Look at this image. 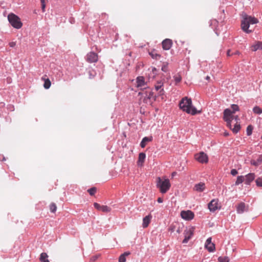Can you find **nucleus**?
<instances>
[{"label":"nucleus","mask_w":262,"mask_h":262,"mask_svg":"<svg viewBox=\"0 0 262 262\" xmlns=\"http://www.w3.org/2000/svg\"><path fill=\"white\" fill-rule=\"evenodd\" d=\"M194 232V228L190 227L189 228H187L184 231V239L183 241V243L186 244L188 243L189 240L191 238V236L193 234Z\"/></svg>","instance_id":"obj_6"},{"label":"nucleus","mask_w":262,"mask_h":262,"mask_svg":"<svg viewBox=\"0 0 262 262\" xmlns=\"http://www.w3.org/2000/svg\"><path fill=\"white\" fill-rule=\"evenodd\" d=\"M195 159L199 162L204 163L208 162V157L203 152H201L195 155Z\"/></svg>","instance_id":"obj_9"},{"label":"nucleus","mask_w":262,"mask_h":262,"mask_svg":"<svg viewBox=\"0 0 262 262\" xmlns=\"http://www.w3.org/2000/svg\"><path fill=\"white\" fill-rule=\"evenodd\" d=\"M130 254V252H125L124 253L122 254L119 257V262H125L126 261V256L129 255Z\"/></svg>","instance_id":"obj_24"},{"label":"nucleus","mask_w":262,"mask_h":262,"mask_svg":"<svg viewBox=\"0 0 262 262\" xmlns=\"http://www.w3.org/2000/svg\"><path fill=\"white\" fill-rule=\"evenodd\" d=\"M139 95H144V99H155V97L154 95V93L150 91L148 87L145 89V91H143L142 92H139Z\"/></svg>","instance_id":"obj_7"},{"label":"nucleus","mask_w":262,"mask_h":262,"mask_svg":"<svg viewBox=\"0 0 262 262\" xmlns=\"http://www.w3.org/2000/svg\"><path fill=\"white\" fill-rule=\"evenodd\" d=\"M10 109L11 110V111H13V106H10Z\"/></svg>","instance_id":"obj_50"},{"label":"nucleus","mask_w":262,"mask_h":262,"mask_svg":"<svg viewBox=\"0 0 262 262\" xmlns=\"http://www.w3.org/2000/svg\"><path fill=\"white\" fill-rule=\"evenodd\" d=\"M258 22V20L257 18L250 16H246L242 21V29L245 32L250 33L253 31L251 29H249L250 25L256 24Z\"/></svg>","instance_id":"obj_4"},{"label":"nucleus","mask_w":262,"mask_h":262,"mask_svg":"<svg viewBox=\"0 0 262 262\" xmlns=\"http://www.w3.org/2000/svg\"><path fill=\"white\" fill-rule=\"evenodd\" d=\"M5 106V103L4 102L0 103V107H3Z\"/></svg>","instance_id":"obj_48"},{"label":"nucleus","mask_w":262,"mask_h":262,"mask_svg":"<svg viewBox=\"0 0 262 262\" xmlns=\"http://www.w3.org/2000/svg\"><path fill=\"white\" fill-rule=\"evenodd\" d=\"M181 216L182 219L187 221H190L194 218V214L190 210L182 211L181 212Z\"/></svg>","instance_id":"obj_8"},{"label":"nucleus","mask_w":262,"mask_h":262,"mask_svg":"<svg viewBox=\"0 0 262 262\" xmlns=\"http://www.w3.org/2000/svg\"><path fill=\"white\" fill-rule=\"evenodd\" d=\"M43 86L46 89L50 88L51 86V82L49 79H47L45 81Z\"/></svg>","instance_id":"obj_31"},{"label":"nucleus","mask_w":262,"mask_h":262,"mask_svg":"<svg viewBox=\"0 0 262 262\" xmlns=\"http://www.w3.org/2000/svg\"><path fill=\"white\" fill-rule=\"evenodd\" d=\"M179 106L183 111L192 115H195L201 113V111H198L196 108L192 105L191 99L188 98L187 97L181 99L179 103Z\"/></svg>","instance_id":"obj_1"},{"label":"nucleus","mask_w":262,"mask_h":262,"mask_svg":"<svg viewBox=\"0 0 262 262\" xmlns=\"http://www.w3.org/2000/svg\"><path fill=\"white\" fill-rule=\"evenodd\" d=\"M177 232H178V233H179V232H180V231H179V229H178V230H177Z\"/></svg>","instance_id":"obj_53"},{"label":"nucleus","mask_w":262,"mask_h":262,"mask_svg":"<svg viewBox=\"0 0 262 262\" xmlns=\"http://www.w3.org/2000/svg\"><path fill=\"white\" fill-rule=\"evenodd\" d=\"M173 78H174L175 81L177 83L180 82L181 81V79H182L181 76L180 75H175L173 77Z\"/></svg>","instance_id":"obj_36"},{"label":"nucleus","mask_w":262,"mask_h":262,"mask_svg":"<svg viewBox=\"0 0 262 262\" xmlns=\"http://www.w3.org/2000/svg\"><path fill=\"white\" fill-rule=\"evenodd\" d=\"M244 177L245 184L247 185H250V183L254 180L255 175L254 173H249Z\"/></svg>","instance_id":"obj_16"},{"label":"nucleus","mask_w":262,"mask_h":262,"mask_svg":"<svg viewBox=\"0 0 262 262\" xmlns=\"http://www.w3.org/2000/svg\"><path fill=\"white\" fill-rule=\"evenodd\" d=\"M262 162V155H259L256 160H252L251 164L255 166L259 165Z\"/></svg>","instance_id":"obj_22"},{"label":"nucleus","mask_w":262,"mask_h":262,"mask_svg":"<svg viewBox=\"0 0 262 262\" xmlns=\"http://www.w3.org/2000/svg\"><path fill=\"white\" fill-rule=\"evenodd\" d=\"M253 111L256 114H261L262 113V110L258 106H255L253 108Z\"/></svg>","instance_id":"obj_30"},{"label":"nucleus","mask_w":262,"mask_h":262,"mask_svg":"<svg viewBox=\"0 0 262 262\" xmlns=\"http://www.w3.org/2000/svg\"><path fill=\"white\" fill-rule=\"evenodd\" d=\"M205 79L207 80H209L210 79V77L209 76H207L205 78Z\"/></svg>","instance_id":"obj_49"},{"label":"nucleus","mask_w":262,"mask_h":262,"mask_svg":"<svg viewBox=\"0 0 262 262\" xmlns=\"http://www.w3.org/2000/svg\"><path fill=\"white\" fill-rule=\"evenodd\" d=\"M157 187L160 192L163 194L166 193L171 187V184L168 179L165 177H158L157 178Z\"/></svg>","instance_id":"obj_3"},{"label":"nucleus","mask_w":262,"mask_h":262,"mask_svg":"<svg viewBox=\"0 0 262 262\" xmlns=\"http://www.w3.org/2000/svg\"><path fill=\"white\" fill-rule=\"evenodd\" d=\"M252 50L256 51L257 50H262V42L257 41L255 45H253L251 47Z\"/></svg>","instance_id":"obj_23"},{"label":"nucleus","mask_w":262,"mask_h":262,"mask_svg":"<svg viewBox=\"0 0 262 262\" xmlns=\"http://www.w3.org/2000/svg\"><path fill=\"white\" fill-rule=\"evenodd\" d=\"M162 70L164 72H166L167 71V66L166 65L162 66Z\"/></svg>","instance_id":"obj_42"},{"label":"nucleus","mask_w":262,"mask_h":262,"mask_svg":"<svg viewBox=\"0 0 262 262\" xmlns=\"http://www.w3.org/2000/svg\"><path fill=\"white\" fill-rule=\"evenodd\" d=\"M15 45H16V42H15L12 41V42H10L9 43V46L11 48H13L15 46Z\"/></svg>","instance_id":"obj_43"},{"label":"nucleus","mask_w":262,"mask_h":262,"mask_svg":"<svg viewBox=\"0 0 262 262\" xmlns=\"http://www.w3.org/2000/svg\"><path fill=\"white\" fill-rule=\"evenodd\" d=\"M240 128H241L240 124L238 123H236V124L234 125V126L232 129V130L234 133L236 134L239 130Z\"/></svg>","instance_id":"obj_27"},{"label":"nucleus","mask_w":262,"mask_h":262,"mask_svg":"<svg viewBox=\"0 0 262 262\" xmlns=\"http://www.w3.org/2000/svg\"><path fill=\"white\" fill-rule=\"evenodd\" d=\"M157 201L159 203H161L163 202V200L162 199V198H159L157 200Z\"/></svg>","instance_id":"obj_45"},{"label":"nucleus","mask_w":262,"mask_h":262,"mask_svg":"<svg viewBox=\"0 0 262 262\" xmlns=\"http://www.w3.org/2000/svg\"><path fill=\"white\" fill-rule=\"evenodd\" d=\"M152 219V216L151 214H148L146 215L143 219V223H142V227L145 228L148 227L149 225L151 220Z\"/></svg>","instance_id":"obj_18"},{"label":"nucleus","mask_w":262,"mask_h":262,"mask_svg":"<svg viewBox=\"0 0 262 262\" xmlns=\"http://www.w3.org/2000/svg\"><path fill=\"white\" fill-rule=\"evenodd\" d=\"M234 119L235 121L236 122V123H238V121L239 120V117L238 116L236 115V116H234L233 115V117H232V120Z\"/></svg>","instance_id":"obj_41"},{"label":"nucleus","mask_w":262,"mask_h":262,"mask_svg":"<svg viewBox=\"0 0 262 262\" xmlns=\"http://www.w3.org/2000/svg\"><path fill=\"white\" fill-rule=\"evenodd\" d=\"M227 55L228 56H230L229 51H228Z\"/></svg>","instance_id":"obj_52"},{"label":"nucleus","mask_w":262,"mask_h":262,"mask_svg":"<svg viewBox=\"0 0 262 262\" xmlns=\"http://www.w3.org/2000/svg\"><path fill=\"white\" fill-rule=\"evenodd\" d=\"M218 261L219 262H229V258L227 256H220L218 258Z\"/></svg>","instance_id":"obj_28"},{"label":"nucleus","mask_w":262,"mask_h":262,"mask_svg":"<svg viewBox=\"0 0 262 262\" xmlns=\"http://www.w3.org/2000/svg\"><path fill=\"white\" fill-rule=\"evenodd\" d=\"M205 189V184L204 183L200 182L196 184L194 186V190L198 192H203Z\"/></svg>","instance_id":"obj_19"},{"label":"nucleus","mask_w":262,"mask_h":262,"mask_svg":"<svg viewBox=\"0 0 262 262\" xmlns=\"http://www.w3.org/2000/svg\"><path fill=\"white\" fill-rule=\"evenodd\" d=\"M41 3L42 10L43 11H45V7H46L45 2L43 0L41 1Z\"/></svg>","instance_id":"obj_39"},{"label":"nucleus","mask_w":262,"mask_h":262,"mask_svg":"<svg viewBox=\"0 0 262 262\" xmlns=\"http://www.w3.org/2000/svg\"><path fill=\"white\" fill-rule=\"evenodd\" d=\"M150 55H151V56H152V58H155V56H154V54L150 53ZM156 56H160L159 55H158V54H156L155 58L156 57Z\"/></svg>","instance_id":"obj_46"},{"label":"nucleus","mask_w":262,"mask_h":262,"mask_svg":"<svg viewBox=\"0 0 262 262\" xmlns=\"http://www.w3.org/2000/svg\"><path fill=\"white\" fill-rule=\"evenodd\" d=\"M208 208L211 212H214L219 208L217 200H212L208 205Z\"/></svg>","instance_id":"obj_11"},{"label":"nucleus","mask_w":262,"mask_h":262,"mask_svg":"<svg viewBox=\"0 0 262 262\" xmlns=\"http://www.w3.org/2000/svg\"><path fill=\"white\" fill-rule=\"evenodd\" d=\"M88 191L91 195H94L96 192V188L95 187H92L88 189Z\"/></svg>","instance_id":"obj_35"},{"label":"nucleus","mask_w":262,"mask_h":262,"mask_svg":"<svg viewBox=\"0 0 262 262\" xmlns=\"http://www.w3.org/2000/svg\"><path fill=\"white\" fill-rule=\"evenodd\" d=\"M253 127L252 125H248L247 127L246 132L248 136H250L252 133Z\"/></svg>","instance_id":"obj_33"},{"label":"nucleus","mask_w":262,"mask_h":262,"mask_svg":"<svg viewBox=\"0 0 262 262\" xmlns=\"http://www.w3.org/2000/svg\"><path fill=\"white\" fill-rule=\"evenodd\" d=\"M97 258V256L94 257H93V258H91V260H92V261H94V260H95Z\"/></svg>","instance_id":"obj_47"},{"label":"nucleus","mask_w":262,"mask_h":262,"mask_svg":"<svg viewBox=\"0 0 262 262\" xmlns=\"http://www.w3.org/2000/svg\"><path fill=\"white\" fill-rule=\"evenodd\" d=\"M163 83L160 81H158L156 84L155 85V89L157 91H159V95L160 96L163 95L164 94V90L163 88Z\"/></svg>","instance_id":"obj_14"},{"label":"nucleus","mask_w":262,"mask_h":262,"mask_svg":"<svg viewBox=\"0 0 262 262\" xmlns=\"http://www.w3.org/2000/svg\"><path fill=\"white\" fill-rule=\"evenodd\" d=\"M238 172L237 171L236 169H232L231 170V174L233 176H236Z\"/></svg>","instance_id":"obj_38"},{"label":"nucleus","mask_w":262,"mask_h":262,"mask_svg":"<svg viewBox=\"0 0 262 262\" xmlns=\"http://www.w3.org/2000/svg\"><path fill=\"white\" fill-rule=\"evenodd\" d=\"M56 205L55 203H51L50 206V209L52 212H55L56 211Z\"/></svg>","instance_id":"obj_34"},{"label":"nucleus","mask_w":262,"mask_h":262,"mask_svg":"<svg viewBox=\"0 0 262 262\" xmlns=\"http://www.w3.org/2000/svg\"><path fill=\"white\" fill-rule=\"evenodd\" d=\"M146 158V155L144 152H141L139 155L138 165L139 166H142L144 163Z\"/></svg>","instance_id":"obj_21"},{"label":"nucleus","mask_w":262,"mask_h":262,"mask_svg":"<svg viewBox=\"0 0 262 262\" xmlns=\"http://www.w3.org/2000/svg\"><path fill=\"white\" fill-rule=\"evenodd\" d=\"M224 134H225V136H228V135H229V134H228V133H226V132H225V133H224Z\"/></svg>","instance_id":"obj_51"},{"label":"nucleus","mask_w":262,"mask_h":262,"mask_svg":"<svg viewBox=\"0 0 262 262\" xmlns=\"http://www.w3.org/2000/svg\"><path fill=\"white\" fill-rule=\"evenodd\" d=\"M111 209L109 207H108L107 206H104V205H102L101 206V210H100V211L104 212H108L111 211Z\"/></svg>","instance_id":"obj_32"},{"label":"nucleus","mask_w":262,"mask_h":262,"mask_svg":"<svg viewBox=\"0 0 262 262\" xmlns=\"http://www.w3.org/2000/svg\"><path fill=\"white\" fill-rule=\"evenodd\" d=\"M152 140V137L151 136H150V137H144L141 143H140V146L142 147V148H144L145 147L146 144L149 142H150Z\"/></svg>","instance_id":"obj_20"},{"label":"nucleus","mask_w":262,"mask_h":262,"mask_svg":"<svg viewBox=\"0 0 262 262\" xmlns=\"http://www.w3.org/2000/svg\"><path fill=\"white\" fill-rule=\"evenodd\" d=\"M86 60L90 63L97 62L98 61L97 54L93 52L88 53L86 55Z\"/></svg>","instance_id":"obj_12"},{"label":"nucleus","mask_w":262,"mask_h":262,"mask_svg":"<svg viewBox=\"0 0 262 262\" xmlns=\"http://www.w3.org/2000/svg\"><path fill=\"white\" fill-rule=\"evenodd\" d=\"M8 19L11 26L16 29H20L22 27V23L20 18L15 14L10 13L8 16Z\"/></svg>","instance_id":"obj_5"},{"label":"nucleus","mask_w":262,"mask_h":262,"mask_svg":"<svg viewBox=\"0 0 262 262\" xmlns=\"http://www.w3.org/2000/svg\"><path fill=\"white\" fill-rule=\"evenodd\" d=\"M245 177L243 176H238L236 179V181L235 183V185H238L239 184L242 183L244 182Z\"/></svg>","instance_id":"obj_26"},{"label":"nucleus","mask_w":262,"mask_h":262,"mask_svg":"<svg viewBox=\"0 0 262 262\" xmlns=\"http://www.w3.org/2000/svg\"><path fill=\"white\" fill-rule=\"evenodd\" d=\"M95 75V73L94 71H89V77L90 78H93Z\"/></svg>","instance_id":"obj_40"},{"label":"nucleus","mask_w":262,"mask_h":262,"mask_svg":"<svg viewBox=\"0 0 262 262\" xmlns=\"http://www.w3.org/2000/svg\"><path fill=\"white\" fill-rule=\"evenodd\" d=\"M162 44L164 50H168L171 47L172 42L171 39H165L162 41Z\"/></svg>","instance_id":"obj_15"},{"label":"nucleus","mask_w":262,"mask_h":262,"mask_svg":"<svg viewBox=\"0 0 262 262\" xmlns=\"http://www.w3.org/2000/svg\"><path fill=\"white\" fill-rule=\"evenodd\" d=\"M247 210L246 205L243 202H241L236 207V212L238 214L243 213Z\"/></svg>","instance_id":"obj_17"},{"label":"nucleus","mask_w":262,"mask_h":262,"mask_svg":"<svg viewBox=\"0 0 262 262\" xmlns=\"http://www.w3.org/2000/svg\"><path fill=\"white\" fill-rule=\"evenodd\" d=\"M48 255L46 253H42L40 254V260L41 262H49L48 259Z\"/></svg>","instance_id":"obj_25"},{"label":"nucleus","mask_w":262,"mask_h":262,"mask_svg":"<svg viewBox=\"0 0 262 262\" xmlns=\"http://www.w3.org/2000/svg\"><path fill=\"white\" fill-rule=\"evenodd\" d=\"M238 111H239L238 106L236 104H232L231 109L226 108L224 111V120L227 122V126L230 128H231L233 114Z\"/></svg>","instance_id":"obj_2"},{"label":"nucleus","mask_w":262,"mask_h":262,"mask_svg":"<svg viewBox=\"0 0 262 262\" xmlns=\"http://www.w3.org/2000/svg\"><path fill=\"white\" fill-rule=\"evenodd\" d=\"M137 86L141 89H146L148 87L143 76H139L136 79Z\"/></svg>","instance_id":"obj_10"},{"label":"nucleus","mask_w":262,"mask_h":262,"mask_svg":"<svg viewBox=\"0 0 262 262\" xmlns=\"http://www.w3.org/2000/svg\"><path fill=\"white\" fill-rule=\"evenodd\" d=\"M255 183L257 187H262V177L257 178L255 180Z\"/></svg>","instance_id":"obj_29"},{"label":"nucleus","mask_w":262,"mask_h":262,"mask_svg":"<svg viewBox=\"0 0 262 262\" xmlns=\"http://www.w3.org/2000/svg\"><path fill=\"white\" fill-rule=\"evenodd\" d=\"M94 206L95 208H96L97 210L100 211L101 208V206H102L101 205H100V204H98L97 203H95L94 204Z\"/></svg>","instance_id":"obj_37"},{"label":"nucleus","mask_w":262,"mask_h":262,"mask_svg":"<svg viewBox=\"0 0 262 262\" xmlns=\"http://www.w3.org/2000/svg\"><path fill=\"white\" fill-rule=\"evenodd\" d=\"M6 160L5 158L2 155H0V161H5Z\"/></svg>","instance_id":"obj_44"},{"label":"nucleus","mask_w":262,"mask_h":262,"mask_svg":"<svg viewBox=\"0 0 262 262\" xmlns=\"http://www.w3.org/2000/svg\"><path fill=\"white\" fill-rule=\"evenodd\" d=\"M205 246L210 252H213L215 250V245L211 242V237H209L207 239Z\"/></svg>","instance_id":"obj_13"}]
</instances>
